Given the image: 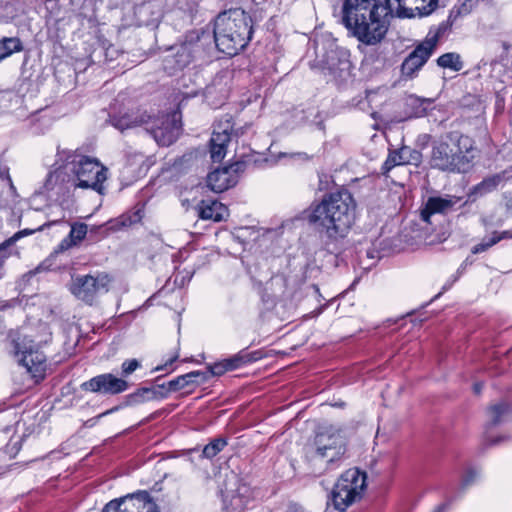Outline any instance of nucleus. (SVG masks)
<instances>
[{
	"instance_id": "1",
	"label": "nucleus",
	"mask_w": 512,
	"mask_h": 512,
	"mask_svg": "<svg viewBox=\"0 0 512 512\" xmlns=\"http://www.w3.org/2000/svg\"><path fill=\"white\" fill-rule=\"evenodd\" d=\"M356 202L351 192L339 189L325 194L306 211L308 223L326 237L325 247L335 245L350 232L356 218Z\"/></svg>"
},
{
	"instance_id": "2",
	"label": "nucleus",
	"mask_w": 512,
	"mask_h": 512,
	"mask_svg": "<svg viewBox=\"0 0 512 512\" xmlns=\"http://www.w3.org/2000/svg\"><path fill=\"white\" fill-rule=\"evenodd\" d=\"M393 10L386 0H344L341 23L360 42L376 45L388 31Z\"/></svg>"
},
{
	"instance_id": "3",
	"label": "nucleus",
	"mask_w": 512,
	"mask_h": 512,
	"mask_svg": "<svg viewBox=\"0 0 512 512\" xmlns=\"http://www.w3.org/2000/svg\"><path fill=\"white\" fill-rule=\"evenodd\" d=\"M476 152L472 137L459 131H450L432 144L430 165L440 171L467 173L473 167Z\"/></svg>"
},
{
	"instance_id": "4",
	"label": "nucleus",
	"mask_w": 512,
	"mask_h": 512,
	"mask_svg": "<svg viewBox=\"0 0 512 512\" xmlns=\"http://www.w3.org/2000/svg\"><path fill=\"white\" fill-rule=\"evenodd\" d=\"M253 33V19L241 8L224 11L215 19V44L227 56H235L242 51L251 41Z\"/></svg>"
},
{
	"instance_id": "5",
	"label": "nucleus",
	"mask_w": 512,
	"mask_h": 512,
	"mask_svg": "<svg viewBox=\"0 0 512 512\" xmlns=\"http://www.w3.org/2000/svg\"><path fill=\"white\" fill-rule=\"evenodd\" d=\"M57 157L64 162V173L69 187L103 193L108 169L97 158L84 155L79 149L61 150L60 147L57 148Z\"/></svg>"
},
{
	"instance_id": "6",
	"label": "nucleus",
	"mask_w": 512,
	"mask_h": 512,
	"mask_svg": "<svg viewBox=\"0 0 512 512\" xmlns=\"http://www.w3.org/2000/svg\"><path fill=\"white\" fill-rule=\"evenodd\" d=\"M346 453L342 436L332 427L320 428L306 447V459L311 466L325 460V469L334 467Z\"/></svg>"
},
{
	"instance_id": "7",
	"label": "nucleus",
	"mask_w": 512,
	"mask_h": 512,
	"mask_svg": "<svg viewBox=\"0 0 512 512\" xmlns=\"http://www.w3.org/2000/svg\"><path fill=\"white\" fill-rule=\"evenodd\" d=\"M367 488V474L358 468L343 472L335 483L330 499L335 509L343 512L361 500Z\"/></svg>"
},
{
	"instance_id": "8",
	"label": "nucleus",
	"mask_w": 512,
	"mask_h": 512,
	"mask_svg": "<svg viewBox=\"0 0 512 512\" xmlns=\"http://www.w3.org/2000/svg\"><path fill=\"white\" fill-rule=\"evenodd\" d=\"M448 30V24L442 22L437 26H432L426 37L415 49L404 59L401 65L402 76L413 78L415 74L424 66L437 47L439 39Z\"/></svg>"
},
{
	"instance_id": "9",
	"label": "nucleus",
	"mask_w": 512,
	"mask_h": 512,
	"mask_svg": "<svg viewBox=\"0 0 512 512\" xmlns=\"http://www.w3.org/2000/svg\"><path fill=\"white\" fill-rule=\"evenodd\" d=\"M111 281L106 272L78 275L72 279L70 291L79 300L92 305L99 295L109 291Z\"/></svg>"
},
{
	"instance_id": "10",
	"label": "nucleus",
	"mask_w": 512,
	"mask_h": 512,
	"mask_svg": "<svg viewBox=\"0 0 512 512\" xmlns=\"http://www.w3.org/2000/svg\"><path fill=\"white\" fill-rule=\"evenodd\" d=\"M15 349L19 363L26 368L35 383L43 380L47 367L44 353L32 345L27 346L25 343H16Z\"/></svg>"
},
{
	"instance_id": "11",
	"label": "nucleus",
	"mask_w": 512,
	"mask_h": 512,
	"mask_svg": "<svg viewBox=\"0 0 512 512\" xmlns=\"http://www.w3.org/2000/svg\"><path fill=\"white\" fill-rule=\"evenodd\" d=\"M349 53L345 49H331L326 53L324 69L328 71L331 80L338 86L344 84L351 74Z\"/></svg>"
},
{
	"instance_id": "12",
	"label": "nucleus",
	"mask_w": 512,
	"mask_h": 512,
	"mask_svg": "<svg viewBox=\"0 0 512 512\" xmlns=\"http://www.w3.org/2000/svg\"><path fill=\"white\" fill-rule=\"evenodd\" d=\"M128 388L129 383L125 379L118 378L112 373L94 376L81 384L83 391L101 395H117L125 392Z\"/></svg>"
},
{
	"instance_id": "13",
	"label": "nucleus",
	"mask_w": 512,
	"mask_h": 512,
	"mask_svg": "<svg viewBox=\"0 0 512 512\" xmlns=\"http://www.w3.org/2000/svg\"><path fill=\"white\" fill-rule=\"evenodd\" d=\"M150 132L159 145L169 146L173 144L181 132V123L177 120V113L163 115L155 120L150 127Z\"/></svg>"
},
{
	"instance_id": "14",
	"label": "nucleus",
	"mask_w": 512,
	"mask_h": 512,
	"mask_svg": "<svg viewBox=\"0 0 512 512\" xmlns=\"http://www.w3.org/2000/svg\"><path fill=\"white\" fill-rule=\"evenodd\" d=\"M193 59L192 43H181L174 45L168 50V54L163 58L164 70L172 75L188 66Z\"/></svg>"
},
{
	"instance_id": "15",
	"label": "nucleus",
	"mask_w": 512,
	"mask_h": 512,
	"mask_svg": "<svg viewBox=\"0 0 512 512\" xmlns=\"http://www.w3.org/2000/svg\"><path fill=\"white\" fill-rule=\"evenodd\" d=\"M422 161V153L409 146H403L398 150L390 151L382 165V174L386 175L391 169L399 165L418 166Z\"/></svg>"
},
{
	"instance_id": "16",
	"label": "nucleus",
	"mask_w": 512,
	"mask_h": 512,
	"mask_svg": "<svg viewBox=\"0 0 512 512\" xmlns=\"http://www.w3.org/2000/svg\"><path fill=\"white\" fill-rule=\"evenodd\" d=\"M232 126L230 122H226L224 125H218L213 130L210 145V156L213 162H221L227 150V145L231 139Z\"/></svg>"
},
{
	"instance_id": "17",
	"label": "nucleus",
	"mask_w": 512,
	"mask_h": 512,
	"mask_svg": "<svg viewBox=\"0 0 512 512\" xmlns=\"http://www.w3.org/2000/svg\"><path fill=\"white\" fill-rule=\"evenodd\" d=\"M460 201L459 197H429L420 212L422 221L431 224V217L434 214H446Z\"/></svg>"
},
{
	"instance_id": "18",
	"label": "nucleus",
	"mask_w": 512,
	"mask_h": 512,
	"mask_svg": "<svg viewBox=\"0 0 512 512\" xmlns=\"http://www.w3.org/2000/svg\"><path fill=\"white\" fill-rule=\"evenodd\" d=\"M150 494L147 491H139L130 496L114 499L107 503L102 512H136V502H149Z\"/></svg>"
},
{
	"instance_id": "19",
	"label": "nucleus",
	"mask_w": 512,
	"mask_h": 512,
	"mask_svg": "<svg viewBox=\"0 0 512 512\" xmlns=\"http://www.w3.org/2000/svg\"><path fill=\"white\" fill-rule=\"evenodd\" d=\"M197 211L200 219L214 222L223 221L228 216V208L217 200H201Z\"/></svg>"
},
{
	"instance_id": "20",
	"label": "nucleus",
	"mask_w": 512,
	"mask_h": 512,
	"mask_svg": "<svg viewBox=\"0 0 512 512\" xmlns=\"http://www.w3.org/2000/svg\"><path fill=\"white\" fill-rule=\"evenodd\" d=\"M207 186L215 193H221L233 187L237 180L229 174V168L216 169L207 175Z\"/></svg>"
},
{
	"instance_id": "21",
	"label": "nucleus",
	"mask_w": 512,
	"mask_h": 512,
	"mask_svg": "<svg viewBox=\"0 0 512 512\" xmlns=\"http://www.w3.org/2000/svg\"><path fill=\"white\" fill-rule=\"evenodd\" d=\"M207 381V373L202 371H192L184 375H180L175 379L165 383L168 393L176 392L190 386H198Z\"/></svg>"
},
{
	"instance_id": "22",
	"label": "nucleus",
	"mask_w": 512,
	"mask_h": 512,
	"mask_svg": "<svg viewBox=\"0 0 512 512\" xmlns=\"http://www.w3.org/2000/svg\"><path fill=\"white\" fill-rule=\"evenodd\" d=\"M510 178L509 171H502L484 178L480 183L473 187L472 193L483 196L497 189Z\"/></svg>"
},
{
	"instance_id": "23",
	"label": "nucleus",
	"mask_w": 512,
	"mask_h": 512,
	"mask_svg": "<svg viewBox=\"0 0 512 512\" xmlns=\"http://www.w3.org/2000/svg\"><path fill=\"white\" fill-rule=\"evenodd\" d=\"M251 501L249 487L241 485L232 493L226 503L227 512H244Z\"/></svg>"
},
{
	"instance_id": "24",
	"label": "nucleus",
	"mask_w": 512,
	"mask_h": 512,
	"mask_svg": "<svg viewBox=\"0 0 512 512\" xmlns=\"http://www.w3.org/2000/svg\"><path fill=\"white\" fill-rule=\"evenodd\" d=\"M87 231L88 226L85 223L72 224L69 234L57 246L56 253H61L80 243L85 238Z\"/></svg>"
},
{
	"instance_id": "25",
	"label": "nucleus",
	"mask_w": 512,
	"mask_h": 512,
	"mask_svg": "<svg viewBox=\"0 0 512 512\" xmlns=\"http://www.w3.org/2000/svg\"><path fill=\"white\" fill-rule=\"evenodd\" d=\"M262 357L263 353L260 350L249 352L247 349H243L232 357L225 359L224 361L228 371H232L247 364L256 362Z\"/></svg>"
},
{
	"instance_id": "26",
	"label": "nucleus",
	"mask_w": 512,
	"mask_h": 512,
	"mask_svg": "<svg viewBox=\"0 0 512 512\" xmlns=\"http://www.w3.org/2000/svg\"><path fill=\"white\" fill-rule=\"evenodd\" d=\"M24 49L23 43L18 37H3L0 39V62L13 53L21 52Z\"/></svg>"
},
{
	"instance_id": "27",
	"label": "nucleus",
	"mask_w": 512,
	"mask_h": 512,
	"mask_svg": "<svg viewBox=\"0 0 512 512\" xmlns=\"http://www.w3.org/2000/svg\"><path fill=\"white\" fill-rule=\"evenodd\" d=\"M110 122L116 129L124 131L126 129L138 126L140 123H142V120H138L136 116L130 113H124L110 115Z\"/></svg>"
},
{
	"instance_id": "28",
	"label": "nucleus",
	"mask_w": 512,
	"mask_h": 512,
	"mask_svg": "<svg viewBox=\"0 0 512 512\" xmlns=\"http://www.w3.org/2000/svg\"><path fill=\"white\" fill-rule=\"evenodd\" d=\"M510 406L506 402H500L491 405L488 408L489 422L486 425V431L490 428L499 425L502 422V417L509 412Z\"/></svg>"
},
{
	"instance_id": "29",
	"label": "nucleus",
	"mask_w": 512,
	"mask_h": 512,
	"mask_svg": "<svg viewBox=\"0 0 512 512\" xmlns=\"http://www.w3.org/2000/svg\"><path fill=\"white\" fill-rule=\"evenodd\" d=\"M510 237L509 231H504L502 233L493 232L492 236L484 238L479 244L474 245L472 247V253L473 254H479L482 252L487 251L489 248L497 244L499 241H501L504 238Z\"/></svg>"
},
{
	"instance_id": "30",
	"label": "nucleus",
	"mask_w": 512,
	"mask_h": 512,
	"mask_svg": "<svg viewBox=\"0 0 512 512\" xmlns=\"http://www.w3.org/2000/svg\"><path fill=\"white\" fill-rule=\"evenodd\" d=\"M43 230V226H40L36 229H24L20 230L17 233H15L12 237L4 241L2 244H0V259H1V268L3 267V264L5 260L8 257V254L6 253V249L13 245L17 240L22 238L23 236L31 235L36 231Z\"/></svg>"
},
{
	"instance_id": "31",
	"label": "nucleus",
	"mask_w": 512,
	"mask_h": 512,
	"mask_svg": "<svg viewBox=\"0 0 512 512\" xmlns=\"http://www.w3.org/2000/svg\"><path fill=\"white\" fill-rule=\"evenodd\" d=\"M437 64L442 68H449L453 71H460L463 68L460 55L454 52L442 54L438 57Z\"/></svg>"
},
{
	"instance_id": "32",
	"label": "nucleus",
	"mask_w": 512,
	"mask_h": 512,
	"mask_svg": "<svg viewBox=\"0 0 512 512\" xmlns=\"http://www.w3.org/2000/svg\"><path fill=\"white\" fill-rule=\"evenodd\" d=\"M66 180L67 176L64 173V162H62V165L58 169L48 173L44 183V187L48 191L53 190L54 187L57 185L58 181L67 184Z\"/></svg>"
},
{
	"instance_id": "33",
	"label": "nucleus",
	"mask_w": 512,
	"mask_h": 512,
	"mask_svg": "<svg viewBox=\"0 0 512 512\" xmlns=\"http://www.w3.org/2000/svg\"><path fill=\"white\" fill-rule=\"evenodd\" d=\"M143 393L146 396L147 402L153 400H163L169 395L166 384H158L154 387H143Z\"/></svg>"
},
{
	"instance_id": "34",
	"label": "nucleus",
	"mask_w": 512,
	"mask_h": 512,
	"mask_svg": "<svg viewBox=\"0 0 512 512\" xmlns=\"http://www.w3.org/2000/svg\"><path fill=\"white\" fill-rule=\"evenodd\" d=\"M226 445L227 441L224 438H215L207 445H205L202 451V455L205 458L212 459L218 453H220Z\"/></svg>"
},
{
	"instance_id": "35",
	"label": "nucleus",
	"mask_w": 512,
	"mask_h": 512,
	"mask_svg": "<svg viewBox=\"0 0 512 512\" xmlns=\"http://www.w3.org/2000/svg\"><path fill=\"white\" fill-rule=\"evenodd\" d=\"M147 402L146 396L143 393V387L137 389L135 392L125 396L123 405L133 406Z\"/></svg>"
},
{
	"instance_id": "36",
	"label": "nucleus",
	"mask_w": 512,
	"mask_h": 512,
	"mask_svg": "<svg viewBox=\"0 0 512 512\" xmlns=\"http://www.w3.org/2000/svg\"><path fill=\"white\" fill-rule=\"evenodd\" d=\"M140 367V362L137 359L125 360L121 365L122 378H126L131 375L136 369Z\"/></svg>"
},
{
	"instance_id": "37",
	"label": "nucleus",
	"mask_w": 512,
	"mask_h": 512,
	"mask_svg": "<svg viewBox=\"0 0 512 512\" xmlns=\"http://www.w3.org/2000/svg\"><path fill=\"white\" fill-rule=\"evenodd\" d=\"M227 371H228V369L225 365V361L223 360L221 362L214 363L213 365H210L208 367V371H205L204 373H207V380H208L211 376H221Z\"/></svg>"
},
{
	"instance_id": "38",
	"label": "nucleus",
	"mask_w": 512,
	"mask_h": 512,
	"mask_svg": "<svg viewBox=\"0 0 512 512\" xmlns=\"http://www.w3.org/2000/svg\"><path fill=\"white\" fill-rule=\"evenodd\" d=\"M58 253H56V249L54 250V252L48 257L46 258L44 261H42L36 268L34 271H31L30 273L32 274H36V273H40L42 271H48L51 269L52 265H53V260L54 258L57 256Z\"/></svg>"
},
{
	"instance_id": "39",
	"label": "nucleus",
	"mask_w": 512,
	"mask_h": 512,
	"mask_svg": "<svg viewBox=\"0 0 512 512\" xmlns=\"http://www.w3.org/2000/svg\"><path fill=\"white\" fill-rule=\"evenodd\" d=\"M58 253H56V249L54 250V252L48 257L46 258L44 261H42L36 268L34 271H31L30 273L32 274H36V273H40L42 271H48L51 269L52 265H53V260L54 258L57 256Z\"/></svg>"
},
{
	"instance_id": "40",
	"label": "nucleus",
	"mask_w": 512,
	"mask_h": 512,
	"mask_svg": "<svg viewBox=\"0 0 512 512\" xmlns=\"http://www.w3.org/2000/svg\"><path fill=\"white\" fill-rule=\"evenodd\" d=\"M478 477V472L474 468H468L461 479V485L462 487H467L470 484H472L476 478Z\"/></svg>"
},
{
	"instance_id": "41",
	"label": "nucleus",
	"mask_w": 512,
	"mask_h": 512,
	"mask_svg": "<svg viewBox=\"0 0 512 512\" xmlns=\"http://www.w3.org/2000/svg\"><path fill=\"white\" fill-rule=\"evenodd\" d=\"M195 158V155L193 153H186L181 158L175 160L174 166L181 168L184 166V164H188L190 161H192Z\"/></svg>"
},
{
	"instance_id": "42",
	"label": "nucleus",
	"mask_w": 512,
	"mask_h": 512,
	"mask_svg": "<svg viewBox=\"0 0 512 512\" xmlns=\"http://www.w3.org/2000/svg\"><path fill=\"white\" fill-rule=\"evenodd\" d=\"M244 166V162H236L234 164H231L230 166H227L226 168H229V174L232 175V173H238L240 171H243Z\"/></svg>"
},
{
	"instance_id": "43",
	"label": "nucleus",
	"mask_w": 512,
	"mask_h": 512,
	"mask_svg": "<svg viewBox=\"0 0 512 512\" xmlns=\"http://www.w3.org/2000/svg\"><path fill=\"white\" fill-rule=\"evenodd\" d=\"M293 158L300 160V161H310L312 159V156L308 155L305 152H297L292 155Z\"/></svg>"
},
{
	"instance_id": "44",
	"label": "nucleus",
	"mask_w": 512,
	"mask_h": 512,
	"mask_svg": "<svg viewBox=\"0 0 512 512\" xmlns=\"http://www.w3.org/2000/svg\"><path fill=\"white\" fill-rule=\"evenodd\" d=\"M452 503V499L438 505L433 512H446Z\"/></svg>"
},
{
	"instance_id": "45",
	"label": "nucleus",
	"mask_w": 512,
	"mask_h": 512,
	"mask_svg": "<svg viewBox=\"0 0 512 512\" xmlns=\"http://www.w3.org/2000/svg\"><path fill=\"white\" fill-rule=\"evenodd\" d=\"M459 275L452 276L451 279H449L444 286L442 287V292L449 290L453 284L458 280Z\"/></svg>"
},
{
	"instance_id": "46",
	"label": "nucleus",
	"mask_w": 512,
	"mask_h": 512,
	"mask_svg": "<svg viewBox=\"0 0 512 512\" xmlns=\"http://www.w3.org/2000/svg\"><path fill=\"white\" fill-rule=\"evenodd\" d=\"M7 10L8 13L12 14V16L15 14L16 12V8H15V2H8L6 5H5V8Z\"/></svg>"
},
{
	"instance_id": "47",
	"label": "nucleus",
	"mask_w": 512,
	"mask_h": 512,
	"mask_svg": "<svg viewBox=\"0 0 512 512\" xmlns=\"http://www.w3.org/2000/svg\"><path fill=\"white\" fill-rule=\"evenodd\" d=\"M177 358H178V356H177V355H176V356H174V357H172L171 359H169V360L164 364V366H163V367H162V366H158V367L156 368V370H157V371H159V370H163L164 368H166V367H168V366L172 365V363H173V362H175Z\"/></svg>"
},
{
	"instance_id": "48",
	"label": "nucleus",
	"mask_w": 512,
	"mask_h": 512,
	"mask_svg": "<svg viewBox=\"0 0 512 512\" xmlns=\"http://www.w3.org/2000/svg\"><path fill=\"white\" fill-rule=\"evenodd\" d=\"M482 389H483V383L482 382H476L473 385V391L477 395L481 393Z\"/></svg>"
},
{
	"instance_id": "49",
	"label": "nucleus",
	"mask_w": 512,
	"mask_h": 512,
	"mask_svg": "<svg viewBox=\"0 0 512 512\" xmlns=\"http://www.w3.org/2000/svg\"><path fill=\"white\" fill-rule=\"evenodd\" d=\"M5 180L7 181L10 190L14 192L16 190V188H15V186L13 184V181H12L9 173H5Z\"/></svg>"
},
{
	"instance_id": "50",
	"label": "nucleus",
	"mask_w": 512,
	"mask_h": 512,
	"mask_svg": "<svg viewBox=\"0 0 512 512\" xmlns=\"http://www.w3.org/2000/svg\"><path fill=\"white\" fill-rule=\"evenodd\" d=\"M285 512H304L302 507L297 505H290Z\"/></svg>"
},
{
	"instance_id": "51",
	"label": "nucleus",
	"mask_w": 512,
	"mask_h": 512,
	"mask_svg": "<svg viewBox=\"0 0 512 512\" xmlns=\"http://www.w3.org/2000/svg\"><path fill=\"white\" fill-rule=\"evenodd\" d=\"M501 440H502V438L491 439V440H489V444L495 445V444L499 443Z\"/></svg>"
},
{
	"instance_id": "52",
	"label": "nucleus",
	"mask_w": 512,
	"mask_h": 512,
	"mask_svg": "<svg viewBox=\"0 0 512 512\" xmlns=\"http://www.w3.org/2000/svg\"><path fill=\"white\" fill-rule=\"evenodd\" d=\"M116 410H118V407H114V408H112V409L108 410L105 414L112 413V412H114V411H116Z\"/></svg>"
},
{
	"instance_id": "53",
	"label": "nucleus",
	"mask_w": 512,
	"mask_h": 512,
	"mask_svg": "<svg viewBox=\"0 0 512 512\" xmlns=\"http://www.w3.org/2000/svg\"><path fill=\"white\" fill-rule=\"evenodd\" d=\"M157 416V413L152 414L149 419H154Z\"/></svg>"
}]
</instances>
